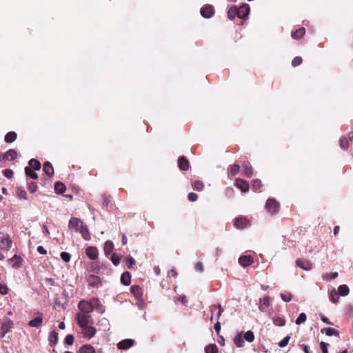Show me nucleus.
Wrapping results in <instances>:
<instances>
[{
  "label": "nucleus",
  "instance_id": "nucleus-1",
  "mask_svg": "<svg viewBox=\"0 0 353 353\" xmlns=\"http://www.w3.org/2000/svg\"><path fill=\"white\" fill-rule=\"evenodd\" d=\"M96 303H97L96 298L92 299L90 302L83 300L79 303L78 307L82 313L89 314L93 311Z\"/></svg>",
  "mask_w": 353,
  "mask_h": 353
},
{
  "label": "nucleus",
  "instance_id": "nucleus-2",
  "mask_svg": "<svg viewBox=\"0 0 353 353\" xmlns=\"http://www.w3.org/2000/svg\"><path fill=\"white\" fill-rule=\"evenodd\" d=\"M280 208L279 203L274 199H268L265 204V209L270 214H276Z\"/></svg>",
  "mask_w": 353,
  "mask_h": 353
},
{
  "label": "nucleus",
  "instance_id": "nucleus-3",
  "mask_svg": "<svg viewBox=\"0 0 353 353\" xmlns=\"http://www.w3.org/2000/svg\"><path fill=\"white\" fill-rule=\"evenodd\" d=\"M85 223L79 219L72 217L68 223V228L74 232H79Z\"/></svg>",
  "mask_w": 353,
  "mask_h": 353
},
{
  "label": "nucleus",
  "instance_id": "nucleus-4",
  "mask_svg": "<svg viewBox=\"0 0 353 353\" xmlns=\"http://www.w3.org/2000/svg\"><path fill=\"white\" fill-rule=\"evenodd\" d=\"M92 321V317L89 314L81 313L77 316V323L81 327L88 325Z\"/></svg>",
  "mask_w": 353,
  "mask_h": 353
},
{
  "label": "nucleus",
  "instance_id": "nucleus-5",
  "mask_svg": "<svg viewBox=\"0 0 353 353\" xmlns=\"http://www.w3.org/2000/svg\"><path fill=\"white\" fill-rule=\"evenodd\" d=\"M201 16L204 18L209 19L214 16V9L213 6L210 4H206L203 6L200 10Z\"/></svg>",
  "mask_w": 353,
  "mask_h": 353
},
{
  "label": "nucleus",
  "instance_id": "nucleus-6",
  "mask_svg": "<svg viewBox=\"0 0 353 353\" xmlns=\"http://www.w3.org/2000/svg\"><path fill=\"white\" fill-rule=\"evenodd\" d=\"M12 239L8 235H2L0 237V248L1 250H9L12 246Z\"/></svg>",
  "mask_w": 353,
  "mask_h": 353
},
{
  "label": "nucleus",
  "instance_id": "nucleus-7",
  "mask_svg": "<svg viewBox=\"0 0 353 353\" xmlns=\"http://www.w3.org/2000/svg\"><path fill=\"white\" fill-rule=\"evenodd\" d=\"M85 254L90 260H96L99 256V251L96 247L88 246L85 249Z\"/></svg>",
  "mask_w": 353,
  "mask_h": 353
},
{
  "label": "nucleus",
  "instance_id": "nucleus-8",
  "mask_svg": "<svg viewBox=\"0 0 353 353\" xmlns=\"http://www.w3.org/2000/svg\"><path fill=\"white\" fill-rule=\"evenodd\" d=\"M134 341L133 339H127L121 341L117 344V347L121 350H125L132 347L134 345Z\"/></svg>",
  "mask_w": 353,
  "mask_h": 353
},
{
  "label": "nucleus",
  "instance_id": "nucleus-9",
  "mask_svg": "<svg viewBox=\"0 0 353 353\" xmlns=\"http://www.w3.org/2000/svg\"><path fill=\"white\" fill-rule=\"evenodd\" d=\"M238 11V17L240 19H245L250 12V6L248 4L245 3L241 6L240 8H237Z\"/></svg>",
  "mask_w": 353,
  "mask_h": 353
},
{
  "label": "nucleus",
  "instance_id": "nucleus-10",
  "mask_svg": "<svg viewBox=\"0 0 353 353\" xmlns=\"http://www.w3.org/2000/svg\"><path fill=\"white\" fill-rule=\"evenodd\" d=\"M296 265L301 269L308 271L312 268V265L310 261L306 259H298L296 261Z\"/></svg>",
  "mask_w": 353,
  "mask_h": 353
},
{
  "label": "nucleus",
  "instance_id": "nucleus-11",
  "mask_svg": "<svg viewBox=\"0 0 353 353\" xmlns=\"http://www.w3.org/2000/svg\"><path fill=\"white\" fill-rule=\"evenodd\" d=\"M253 262L254 259L250 255L241 256L239 259V264L244 268L250 265Z\"/></svg>",
  "mask_w": 353,
  "mask_h": 353
},
{
  "label": "nucleus",
  "instance_id": "nucleus-12",
  "mask_svg": "<svg viewBox=\"0 0 353 353\" xmlns=\"http://www.w3.org/2000/svg\"><path fill=\"white\" fill-rule=\"evenodd\" d=\"M13 325V322L12 320L9 319H6L4 320L1 325V330H2V334L1 337H3L6 333L10 332V329L12 328Z\"/></svg>",
  "mask_w": 353,
  "mask_h": 353
},
{
  "label": "nucleus",
  "instance_id": "nucleus-13",
  "mask_svg": "<svg viewBox=\"0 0 353 353\" xmlns=\"http://www.w3.org/2000/svg\"><path fill=\"white\" fill-rule=\"evenodd\" d=\"M234 225L238 229H243L247 226L248 220L243 216L237 217L234 219Z\"/></svg>",
  "mask_w": 353,
  "mask_h": 353
},
{
  "label": "nucleus",
  "instance_id": "nucleus-14",
  "mask_svg": "<svg viewBox=\"0 0 353 353\" xmlns=\"http://www.w3.org/2000/svg\"><path fill=\"white\" fill-rule=\"evenodd\" d=\"M81 328L83 330V334L88 338L94 336L97 332L94 327L90 326L89 325Z\"/></svg>",
  "mask_w": 353,
  "mask_h": 353
},
{
  "label": "nucleus",
  "instance_id": "nucleus-15",
  "mask_svg": "<svg viewBox=\"0 0 353 353\" xmlns=\"http://www.w3.org/2000/svg\"><path fill=\"white\" fill-rule=\"evenodd\" d=\"M236 185L237 188L241 189L243 192H247L249 190V184L247 181L243 179H236Z\"/></svg>",
  "mask_w": 353,
  "mask_h": 353
},
{
  "label": "nucleus",
  "instance_id": "nucleus-16",
  "mask_svg": "<svg viewBox=\"0 0 353 353\" xmlns=\"http://www.w3.org/2000/svg\"><path fill=\"white\" fill-rule=\"evenodd\" d=\"M179 168L181 170H188L189 168V161L185 157H181L178 159Z\"/></svg>",
  "mask_w": 353,
  "mask_h": 353
},
{
  "label": "nucleus",
  "instance_id": "nucleus-17",
  "mask_svg": "<svg viewBox=\"0 0 353 353\" xmlns=\"http://www.w3.org/2000/svg\"><path fill=\"white\" fill-rule=\"evenodd\" d=\"M270 298H269V296H265L262 299H261V304L259 305V310L261 312H265L266 311L267 308H268L270 307Z\"/></svg>",
  "mask_w": 353,
  "mask_h": 353
},
{
  "label": "nucleus",
  "instance_id": "nucleus-18",
  "mask_svg": "<svg viewBox=\"0 0 353 353\" xmlns=\"http://www.w3.org/2000/svg\"><path fill=\"white\" fill-rule=\"evenodd\" d=\"M83 239L85 241H90L91 239L90 232L88 230V225L85 223L83 227H81L80 231Z\"/></svg>",
  "mask_w": 353,
  "mask_h": 353
},
{
  "label": "nucleus",
  "instance_id": "nucleus-19",
  "mask_svg": "<svg viewBox=\"0 0 353 353\" xmlns=\"http://www.w3.org/2000/svg\"><path fill=\"white\" fill-rule=\"evenodd\" d=\"M17 152L13 149H10L3 154V159L7 161H13L17 158Z\"/></svg>",
  "mask_w": 353,
  "mask_h": 353
},
{
  "label": "nucleus",
  "instance_id": "nucleus-20",
  "mask_svg": "<svg viewBox=\"0 0 353 353\" xmlns=\"http://www.w3.org/2000/svg\"><path fill=\"white\" fill-rule=\"evenodd\" d=\"M43 170L48 176H52L54 174V169L52 165L48 161H46L43 163Z\"/></svg>",
  "mask_w": 353,
  "mask_h": 353
},
{
  "label": "nucleus",
  "instance_id": "nucleus-21",
  "mask_svg": "<svg viewBox=\"0 0 353 353\" xmlns=\"http://www.w3.org/2000/svg\"><path fill=\"white\" fill-rule=\"evenodd\" d=\"M131 292L134 294L137 300H139L142 297L143 292L141 288L138 285H132L131 287Z\"/></svg>",
  "mask_w": 353,
  "mask_h": 353
},
{
  "label": "nucleus",
  "instance_id": "nucleus-22",
  "mask_svg": "<svg viewBox=\"0 0 353 353\" xmlns=\"http://www.w3.org/2000/svg\"><path fill=\"white\" fill-rule=\"evenodd\" d=\"M305 34V29L300 28L295 31L292 32L291 36L294 39H299Z\"/></svg>",
  "mask_w": 353,
  "mask_h": 353
},
{
  "label": "nucleus",
  "instance_id": "nucleus-23",
  "mask_svg": "<svg viewBox=\"0 0 353 353\" xmlns=\"http://www.w3.org/2000/svg\"><path fill=\"white\" fill-rule=\"evenodd\" d=\"M218 309L219 311H218V313H217V315H216V319H219V317L221 316L222 312H223V309L222 308L221 305H218L217 306L215 305H211L210 307V311L212 312V316H211V318H210V320L212 321L213 320V318H214V311Z\"/></svg>",
  "mask_w": 353,
  "mask_h": 353
},
{
  "label": "nucleus",
  "instance_id": "nucleus-24",
  "mask_svg": "<svg viewBox=\"0 0 353 353\" xmlns=\"http://www.w3.org/2000/svg\"><path fill=\"white\" fill-rule=\"evenodd\" d=\"M43 323V318L41 316H39L37 317H36L35 319L30 321L28 322V325L30 327H39V326L41 325Z\"/></svg>",
  "mask_w": 353,
  "mask_h": 353
},
{
  "label": "nucleus",
  "instance_id": "nucleus-25",
  "mask_svg": "<svg viewBox=\"0 0 353 353\" xmlns=\"http://www.w3.org/2000/svg\"><path fill=\"white\" fill-rule=\"evenodd\" d=\"M88 283L91 286H96L100 283V279L95 275H90L87 278Z\"/></svg>",
  "mask_w": 353,
  "mask_h": 353
},
{
  "label": "nucleus",
  "instance_id": "nucleus-26",
  "mask_svg": "<svg viewBox=\"0 0 353 353\" xmlns=\"http://www.w3.org/2000/svg\"><path fill=\"white\" fill-rule=\"evenodd\" d=\"M131 281V275L130 272H125L121 276V282L125 285H129Z\"/></svg>",
  "mask_w": 353,
  "mask_h": 353
},
{
  "label": "nucleus",
  "instance_id": "nucleus-27",
  "mask_svg": "<svg viewBox=\"0 0 353 353\" xmlns=\"http://www.w3.org/2000/svg\"><path fill=\"white\" fill-rule=\"evenodd\" d=\"M114 250V244L112 241H105V244H104V252L105 254V255H109L110 254L112 251Z\"/></svg>",
  "mask_w": 353,
  "mask_h": 353
},
{
  "label": "nucleus",
  "instance_id": "nucleus-28",
  "mask_svg": "<svg viewBox=\"0 0 353 353\" xmlns=\"http://www.w3.org/2000/svg\"><path fill=\"white\" fill-rule=\"evenodd\" d=\"M17 137V134L15 132H9L5 136V141L6 143H12L16 140Z\"/></svg>",
  "mask_w": 353,
  "mask_h": 353
},
{
  "label": "nucleus",
  "instance_id": "nucleus-29",
  "mask_svg": "<svg viewBox=\"0 0 353 353\" xmlns=\"http://www.w3.org/2000/svg\"><path fill=\"white\" fill-rule=\"evenodd\" d=\"M322 333H325L327 336H339V332L332 327L324 328L321 330Z\"/></svg>",
  "mask_w": 353,
  "mask_h": 353
},
{
  "label": "nucleus",
  "instance_id": "nucleus-30",
  "mask_svg": "<svg viewBox=\"0 0 353 353\" xmlns=\"http://www.w3.org/2000/svg\"><path fill=\"white\" fill-rule=\"evenodd\" d=\"M350 290L347 285H341L338 288V294L341 296H347L349 294Z\"/></svg>",
  "mask_w": 353,
  "mask_h": 353
},
{
  "label": "nucleus",
  "instance_id": "nucleus-31",
  "mask_svg": "<svg viewBox=\"0 0 353 353\" xmlns=\"http://www.w3.org/2000/svg\"><path fill=\"white\" fill-rule=\"evenodd\" d=\"M29 165L31 167L30 168L34 170H39L41 168V163L35 159H30L29 161Z\"/></svg>",
  "mask_w": 353,
  "mask_h": 353
},
{
  "label": "nucleus",
  "instance_id": "nucleus-32",
  "mask_svg": "<svg viewBox=\"0 0 353 353\" xmlns=\"http://www.w3.org/2000/svg\"><path fill=\"white\" fill-rule=\"evenodd\" d=\"M242 168L243 174L247 177H251L252 176V168L251 166H249L247 163H243Z\"/></svg>",
  "mask_w": 353,
  "mask_h": 353
},
{
  "label": "nucleus",
  "instance_id": "nucleus-33",
  "mask_svg": "<svg viewBox=\"0 0 353 353\" xmlns=\"http://www.w3.org/2000/svg\"><path fill=\"white\" fill-rule=\"evenodd\" d=\"M79 353H95V351L92 345H85L81 347Z\"/></svg>",
  "mask_w": 353,
  "mask_h": 353
},
{
  "label": "nucleus",
  "instance_id": "nucleus-34",
  "mask_svg": "<svg viewBox=\"0 0 353 353\" xmlns=\"http://www.w3.org/2000/svg\"><path fill=\"white\" fill-rule=\"evenodd\" d=\"M54 190L57 193L62 194L65 191L66 187L61 182H57L54 185Z\"/></svg>",
  "mask_w": 353,
  "mask_h": 353
},
{
  "label": "nucleus",
  "instance_id": "nucleus-35",
  "mask_svg": "<svg viewBox=\"0 0 353 353\" xmlns=\"http://www.w3.org/2000/svg\"><path fill=\"white\" fill-rule=\"evenodd\" d=\"M34 170L30 168V167H26L25 168L26 174L32 178V179H37L38 175Z\"/></svg>",
  "mask_w": 353,
  "mask_h": 353
},
{
  "label": "nucleus",
  "instance_id": "nucleus-36",
  "mask_svg": "<svg viewBox=\"0 0 353 353\" xmlns=\"http://www.w3.org/2000/svg\"><path fill=\"white\" fill-rule=\"evenodd\" d=\"M58 333L55 331L51 332L48 337L49 341L54 345L58 342Z\"/></svg>",
  "mask_w": 353,
  "mask_h": 353
},
{
  "label": "nucleus",
  "instance_id": "nucleus-37",
  "mask_svg": "<svg viewBox=\"0 0 353 353\" xmlns=\"http://www.w3.org/2000/svg\"><path fill=\"white\" fill-rule=\"evenodd\" d=\"M228 16L230 19H233L236 16L238 17L237 8L236 6L231 7L228 12Z\"/></svg>",
  "mask_w": 353,
  "mask_h": 353
},
{
  "label": "nucleus",
  "instance_id": "nucleus-38",
  "mask_svg": "<svg viewBox=\"0 0 353 353\" xmlns=\"http://www.w3.org/2000/svg\"><path fill=\"white\" fill-rule=\"evenodd\" d=\"M338 294H338L337 291H336L335 289H333L330 292V294H329V299H330V301H332L334 303H337L338 300H339Z\"/></svg>",
  "mask_w": 353,
  "mask_h": 353
},
{
  "label": "nucleus",
  "instance_id": "nucleus-39",
  "mask_svg": "<svg viewBox=\"0 0 353 353\" xmlns=\"http://www.w3.org/2000/svg\"><path fill=\"white\" fill-rule=\"evenodd\" d=\"M205 353H218L219 350L216 344H210L205 347Z\"/></svg>",
  "mask_w": 353,
  "mask_h": 353
},
{
  "label": "nucleus",
  "instance_id": "nucleus-40",
  "mask_svg": "<svg viewBox=\"0 0 353 353\" xmlns=\"http://www.w3.org/2000/svg\"><path fill=\"white\" fill-rule=\"evenodd\" d=\"M234 342L238 347H242L244 345V339L241 334L235 336Z\"/></svg>",
  "mask_w": 353,
  "mask_h": 353
},
{
  "label": "nucleus",
  "instance_id": "nucleus-41",
  "mask_svg": "<svg viewBox=\"0 0 353 353\" xmlns=\"http://www.w3.org/2000/svg\"><path fill=\"white\" fill-rule=\"evenodd\" d=\"M122 257L121 254L113 253L111 256V261L114 265H118Z\"/></svg>",
  "mask_w": 353,
  "mask_h": 353
},
{
  "label": "nucleus",
  "instance_id": "nucleus-42",
  "mask_svg": "<svg viewBox=\"0 0 353 353\" xmlns=\"http://www.w3.org/2000/svg\"><path fill=\"white\" fill-rule=\"evenodd\" d=\"M273 323L276 326H283L285 324L284 319L280 316H274L272 319Z\"/></svg>",
  "mask_w": 353,
  "mask_h": 353
},
{
  "label": "nucleus",
  "instance_id": "nucleus-43",
  "mask_svg": "<svg viewBox=\"0 0 353 353\" xmlns=\"http://www.w3.org/2000/svg\"><path fill=\"white\" fill-rule=\"evenodd\" d=\"M244 340H246L248 342H252L254 340V335L252 331H248L244 334L243 336Z\"/></svg>",
  "mask_w": 353,
  "mask_h": 353
},
{
  "label": "nucleus",
  "instance_id": "nucleus-44",
  "mask_svg": "<svg viewBox=\"0 0 353 353\" xmlns=\"http://www.w3.org/2000/svg\"><path fill=\"white\" fill-rule=\"evenodd\" d=\"M307 319V316L305 313H301L295 321L296 325H301L305 323Z\"/></svg>",
  "mask_w": 353,
  "mask_h": 353
},
{
  "label": "nucleus",
  "instance_id": "nucleus-45",
  "mask_svg": "<svg viewBox=\"0 0 353 353\" xmlns=\"http://www.w3.org/2000/svg\"><path fill=\"white\" fill-rule=\"evenodd\" d=\"M204 185L201 181H195L193 184V188L197 191H201L203 189Z\"/></svg>",
  "mask_w": 353,
  "mask_h": 353
},
{
  "label": "nucleus",
  "instance_id": "nucleus-46",
  "mask_svg": "<svg viewBox=\"0 0 353 353\" xmlns=\"http://www.w3.org/2000/svg\"><path fill=\"white\" fill-rule=\"evenodd\" d=\"M281 298L285 302H290L292 300V295L289 292L281 293Z\"/></svg>",
  "mask_w": 353,
  "mask_h": 353
},
{
  "label": "nucleus",
  "instance_id": "nucleus-47",
  "mask_svg": "<svg viewBox=\"0 0 353 353\" xmlns=\"http://www.w3.org/2000/svg\"><path fill=\"white\" fill-rule=\"evenodd\" d=\"M94 308L100 314H103L105 312V306L101 305L99 303L98 299H97V303L94 304Z\"/></svg>",
  "mask_w": 353,
  "mask_h": 353
},
{
  "label": "nucleus",
  "instance_id": "nucleus-48",
  "mask_svg": "<svg viewBox=\"0 0 353 353\" xmlns=\"http://www.w3.org/2000/svg\"><path fill=\"white\" fill-rule=\"evenodd\" d=\"M61 259L65 262H69L70 261V254L68 252H62L60 254Z\"/></svg>",
  "mask_w": 353,
  "mask_h": 353
},
{
  "label": "nucleus",
  "instance_id": "nucleus-49",
  "mask_svg": "<svg viewBox=\"0 0 353 353\" xmlns=\"http://www.w3.org/2000/svg\"><path fill=\"white\" fill-rule=\"evenodd\" d=\"M17 196L20 199H27V193L25 190L18 188L17 190Z\"/></svg>",
  "mask_w": 353,
  "mask_h": 353
},
{
  "label": "nucleus",
  "instance_id": "nucleus-50",
  "mask_svg": "<svg viewBox=\"0 0 353 353\" xmlns=\"http://www.w3.org/2000/svg\"><path fill=\"white\" fill-rule=\"evenodd\" d=\"M348 140L346 138H342L340 139V146L342 149L346 150L348 148Z\"/></svg>",
  "mask_w": 353,
  "mask_h": 353
},
{
  "label": "nucleus",
  "instance_id": "nucleus-51",
  "mask_svg": "<svg viewBox=\"0 0 353 353\" xmlns=\"http://www.w3.org/2000/svg\"><path fill=\"white\" fill-rule=\"evenodd\" d=\"M290 337L289 336H287L285 337H284L279 343V346L280 347H285L288 343H289V341H290Z\"/></svg>",
  "mask_w": 353,
  "mask_h": 353
},
{
  "label": "nucleus",
  "instance_id": "nucleus-52",
  "mask_svg": "<svg viewBox=\"0 0 353 353\" xmlns=\"http://www.w3.org/2000/svg\"><path fill=\"white\" fill-rule=\"evenodd\" d=\"M302 63V58L301 57H296L293 59L292 61V65L293 67H296Z\"/></svg>",
  "mask_w": 353,
  "mask_h": 353
},
{
  "label": "nucleus",
  "instance_id": "nucleus-53",
  "mask_svg": "<svg viewBox=\"0 0 353 353\" xmlns=\"http://www.w3.org/2000/svg\"><path fill=\"white\" fill-rule=\"evenodd\" d=\"M239 170H240V166L237 164H234L231 167L230 172L233 176H234L239 173Z\"/></svg>",
  "mask_w": 353,
  "mask_h": 353
},
{
  "label": "nucleus",
  "instance_id": "nucleus-54",
  "mask_svg": "<svg viewBox=\"0 0 353 353\" xmlns=\"http://www.w3.org/2000/svg\"><path fill=\"white\" fill-rule=\"evenodd\" d=\"M65 343L67 345H72L74 343V336L72 334H68L64 339Z\"/></svg>",
  "mask_w": 353,
  "mask_h": 353
},
{
  "label": "nucleus",
  "instance_id": "nucleus-55",
  "mask_svg": "<svg viewBox=\"0 0 353 353\" xmlns=\"http://www.w3.org/2000/svg\"><path fill=\"white\" fill-rule=\"evenodd\" d=\"M126 261L128 268H132L136 263L134 259L131 256L127 258Z\"/></svg>",
  "mask_w": 353,
  "mask_h": 353
},
{
  "label": "nucleus",
  "instance_id": "nucleus-56",
  "mask_svg": "<svg viewBox=\"0 0 353 353\" xmlns=\"http://www.w3.org/2000/svg\"><path fill=\"white\" fill-rule=\"evenodd\" d=\"M8 293V288L4 284H0V294L6 295Z\"/></svg>",
  "mask_w": 353,
  "mask_h": 353
},
{
  "label": "nucleus",
  "instance_id": "nucleus-57",
  "mask_svg": "<svg viewBox=\"0 0 353 353\" xmlns=\"http://www.w3.org/2000/svg\"><path fill=\"white\" fill-rule=\"evenodd\" d=\"M3 175L8 178V179H10L13 176V172L12 170H10V169H6V170H3Z\"/></svg>",
  "mask_w": 353,
  "mask_h": 353
},
{
  "label": "nucleus",
  "instance_id": "nucleus-58",
  "mask_svg": "<svg viewBox=\"0 0 353 353\" xmlns=\"http://www.w3.org/2000/svg\"><path fill=\"white\" fill-rule=\"evenodd\" d=\"M261 181L259 179H255L253 181L252 187L254 189L257 190L261 187Z\"/></svg>",
  "mask_w": 353,
  "mask_h": 353
},
{
  "label": "nucleus",
  "instance_id": "nucleus-59",
  "mask_svg": "<svg viewBox=\"0 0 353 353\" xmlns=\"http://www.w3.org/2000/svg\"><path fill=\"white\" fill-rule=\"evenodd\" d=\"M320 347H321L322 353H328L327 343H326L325 342H321Z\"/></svg>",
  "mask_w": 353,
  "mask_h": 353
},
{
  "label": "nucleus",
  "instance_id": "nucleus-60",
  "mask_svg": "<svg viewBox=\"0 0 353 353\" xmlns=\"http://www.w3.org/2000/svg\"><path fill=\"white\" fill-rule=\"evenodd\" d=\"M188 199L190 201H195L197 200L198 199V196L196 193H194V192H190L188 196Z\"/></svg>",
  "mask_w": 353,
  "mask_h": 353
},
{
  "label": "nucleus",
  "instance_id": "nucleus-61",
  "mask_svg": "<svg viewBox=\"0 0 353 353\" xmlns=\"http://www.w3.org/2000/svg\"><path fill=\"white\" fill-rule=\"evenodd\" d=\"M195 269H196V270L199 271L201 272H203L204 269H203V263L201 262H198L196 264Z\"/></svg>",
  "mask_w": 353,
  "mask_h": 353
},
{
  "label": "nucleus",
  "instance_id": "nucleus-62",
  "mask_svg": "<svg viewBox=\"0 0 353 353\" xmlns=\"http://www.w3.org/2000/svg\"><path fill=\"white\" fill-rule=\"evenodd\" d=\"M37 252L41 254H47V250L43 246L41 245L37 247Z\"/></svg>",
  "mask_w": 353,
  "mask_h": 353
},
{
  "label": "nucleus",
  "instance_id": "nucleus-63",
  "mask_svg": "<svg viewBox=\"0 0 353 353\" xmlns=\"http://www.w3.org/2000/svg\"><path fill=\"white\" fill-rule=\"evenodd\" d=\"M321 319L323 323L328 324V325H332V323L330 322V320L328 319V318H327L326 316H321Z\"/></svg>",
  "mask_w": 353,
  "mask_h": 353
},
{
  "label": "nucleus",
  "instance_id": "nucleus-64",
  "mask_svg": "<svg viewBox=\"0 0 353 353\" xmlns=\"http://www.w3.org/2000/svg\"><path fill=\"white\" fill-rule=\"evenodd\" d=\"M214 328L215 331L217 333H219L221 330V323L219 321H217L216 323H215Z\"/></svg>",
  "mask_w": 353,
  "mask_h": 353
}]
</instances>
